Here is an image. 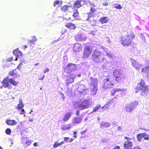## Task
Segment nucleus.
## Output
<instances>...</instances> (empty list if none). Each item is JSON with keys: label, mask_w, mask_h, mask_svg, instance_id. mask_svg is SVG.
Instances as JSON below:
<instances>
[{"label": "nucleus", "mask_w": 149, "mask_h": 149, "mask_svg": "<svg viewBox=\"0 0 149 149\" xmlns=\"http://www.w3.org/2000/svg\"><path fill=\"white\" fill-rule=\"evenodd\" d=\"M103 53V54L98 50H95L93 52L91 59L95 63H100L104 61V64L103 65L102 67L105 68V67L109 63V62L106 59H105L104 56H107L110 58L111 57V56L110 51L107 49L104 50Z\"/></svg>", "instance_id": "nucleus-1"}, {"label": "nucleus", "mask_w": 149, "mask_h": 149, "mask_svg": "<svg viewBox=\"0 0 149 149\" xmlns=\"http://www.w3.org/2000/svg\"><path fill=\"white\" fill-rule=\"evenodd\" d=\"M144 81L141 79L140 83L138 84L135 88V93H137L141 90V95L146 96L149 93V86L147 85L145 86Z\"/></svg>", "instance_id": "nucleus-2"}, {"label": "nucleus", "mask_w": 149, "mask_h": 149, "mask_svg": "<svg viewBox=\"0 0 149 149\" xmlns=\"http://www.w3.org/2000/svg\"><path fill=\"white\" fill-rule=\"evenodd\" d=\"M2 83L3 88H7L8 89H10L13 88L11 84L16 86L18 84V82L16 81L12 78H9L8 77H7L3 80Z\"/></svg>", "instance_id": "nucleus-3"}, {"label": "nucleus", "mask_w": 149, "mask_h": 149, "mask_svg": "<svg viewBox=\"0 0 149 149\" xmlns=\"http://www.w3.org/2000/svg\"><path fill=\"white\" fill-rule=\"evenodd\" d=\"M75 94L77 93L78 95H85L87 94V90L84 84H81L80 83H78L75 85Z\"/></svg>", "instance_id": "nucleus-4"}, {"label": "nucleus", "mask_w": 149, "mask_h": 149, "mask_svg": "<svg viewBox=\"0 0 149 149\" xmlns=\"http://www.w3.org/2000/svg\"><path fill=\"white\" fill-rule=\"evenodd\" d=\"M134 35L132 33H131V36H125L122 38L121 40V44L124 46H129L131 44L132 39L134 38Z\"/></svg>", "instance_id": "nucleus-5"}, {"label": "nucleus", "mask_w": 149, "mask_h": 149, "mask_svg": "<svg viewBox=\"0 0 149 149\" xmlns=\"http://www.w3.org/2000/svg\"><path fill=\"white\" fill-rule=\"evenodd\" d=\"M138 104V102L136 101L131 103L127 104L125 107L126 111L129 113L132 112L136 107Z\"/></svg>", "instance_id": "nucleus-6"}, {"label": "nucleus", "mask_w": 149, "mask_h": 149, "mask_svg": "<svg viewBox=\"0 0 149 149\" xmlns=\"http://www.w3.org/2000/svg\"><path fill=\"white\" fill-rule=\"evenodd\" d=\"M113 82L112 81L111 79L106 78L103 80V88L104 89L106 90L108 88L113 87Z\"/></svg>", "instance_id": "nucleus-7"}, {"label": "nucleus", "mask_w": 149, "mask_h": 149, "mask_svg": "<svg viewBox=\"0 0 149 149\" xmlns=\"http://www.w3.org/2000/svg\"><path fill=\"white\" fill-rule=\"evenodd\" d=\"M123 71L120 69L116 70L113 72L114 75L116 77V80L118 82H120L121 79L123 78Z\"/></svg>", "instance_id": "nucleus-8"}, {"label": "nucleus", "mask_w": 149, "mask_h": 149, "mask_svg": "<svg viewBox=\"0 0 149 149\" xmlns=\"http://www.w3.org/2000/svg\"><path fill=\"white\" fill-rule=\"evenodd\" d=\"M90 103L89 100H85L79 102L78 105V107L79 109L82 110L88 108Z\"/></svg>", "instance_id": "nucleus-9"}, {"label": "nucleus", "mask_w": 149, "mask_h": 149, "mask_svg": "<svg viewBox=\"0 0 149 149\" xmlns=\"http://www.w3.org/2000/svg\"><path fill=\"white\" fill-rule=\"evenodd\" d=\"M77 69L76 65L72 63L68 64L65 68V70L67 73L71 72Z\"/></svg>", "instance_id": "nucleus-10"}, {"label": "nucleus", "mask_w": 149, "mask_h": 149, "mask_svg": "<svg viewBox=\"0 0 149 149\" xmlns=\"http://www.w3.org/2000/svg\"><path fill=\"white\" fill-rule=\"evenodd\" d=\"M136 137L137 140L139 142L142 141V139L143 138H144L145 140H148L149 139V135L146 133L139 134L137 135Z\"/></svg>", "instance_id": "nucleus-11"}, {"label": "nucleus", "mask_w": 149, "mask_h": 149, "mask_svg": "<svg viewBox=\"0 0 149 149\" xmlns=\"http://www.w3.org/2000/svg\"><path fill=\"white\" fill-rule=\"evenodd\" d=\"M75 77V75L73 74H70L69 76L66 77V84L68 86L69 84L73 83L74 81V79Z\"/></svg>", "instance_id": "nucleus-12"}, {"label": "nucleus", "mask_w": 149, "mask_h": 149, "mask_svg": "<svg viewBox=\"0 0 149 149\" xmlns=\"http://www.w3.org/2000/svg\"><path fill=\"white\" fill-rule=\"evenodd\" d=\"M92 50L89 47H85L83 57L85 59L87 58L91 54Z\"/></svg>", "instance_id": "nucleus-13"}, {"label": "nucleus", "mask_w": 149, "mask_h": 149, "mask_svg": "<svg viewBox=\"0 0 149 149\" xmlns=\"http://www.w3.org/2000/svg\"><path fill=\"white\" fill-rule=\"evenodd\" d=\"M131 61L132 66L136 70H139L140 69L142 66L141 64L139 63L134 59H131Z\"/></svg>", "instance_id": "nucleus-14"}, {"label": "nucleus", "mask_w": 149, "mask_h": 149, "mask_svg": "<svg viewBox=\"0 0 149 149\" xmlns=\"http://www.w3.org/2000/svg\"><path fill=\"white\" fill-rule=\"evenodd\" d=\"M89 82L93 87L97 88L98 84V80L97 79L91 77L89 78Z\"/></svg>", "instance_id": "nucleus-15"}, {"label": "nucleus", "mask_w": 149, "mask_h": 149, "mask_svg": "<svg viewBox=\"0 0 149 149\" xmlns=\"http://www.w3.org/2000/svg\"><path fill=\"white\" fill-rule=\"evenodd\" d=\"M86 38V37L83 34H78L75 37V39L77 41L85 40Z\"/></svg>", "instance_id": "nucleus-16"}, {"label": "nucleus", "mask_w": 149, "mask_h": 149, "mask_svg": "<svg viewBox=\"0 0 149 149\" xmlns=\"http://www.w3.org/2000/svg\"><path fill=\"white\" fill-rule=\"evenodd\" d=\"M82 48L81 45L79 43H76L74 44L73 47L74 51L78 52L81 50Z\"/></svg>", "instance_id": "nucleus-17"}, {"label": "nucleus", "mask_w": 149, "mask_h": 149, "mask_svg": "<svg viewBox=\"0 0 149 149\" xmlns=\"http://www.w3.org/2000/svg\"><path fill=\"white\" fill-rule=\"evenodd\" d=\"M13 54L16 56V59H17L21 57L22 55V53L18 49L14 50L13 52Z\"/></svg>", "instance_id": "nucleus-18"}, {"label": "nucleus", "mask_w": 149, "mask_h": 149, "mask_svg": "<svg viewBox=\"0 0 149 149\" xmlns=\"http://www.w3.org/2000/svg\"><path fill=\"white\" fill-rule=\"evenodd\" d=\"M82 119V118L81 116H80L79 117H74L72 120V122L74 124H79L81 122Z\"/></svg>", "instance_id": "nucleus-19"}, {"label": "nucleus", "mask_w": 149, "mask_h": 149, "mask_svg": "<svg viewBox=\"0 0 149 149\" xmlns=\"http://www.w3.org/2000/svg\"><path fill=\"white\" fill-rule=\"evenodd\" d=\"M16 69L12 71H10L9 72V74L14 79L17 78L19 76L18 73L15 72Z\"/></svg>", "instance_id": "nucleus-20"}, {"label": "nucleus", "mask_w": 149, "mask_h": 149, "mask_svg": "<svg viewBox=\"0 0 149 149\" xmlns=\"http://www.w3.org/2000/svg\"><path fill=\"white\" fill-rule=\"evenodd\" d=\"M132 145V143L131 141H127L124 143V147L125 149H129L131 148Z\"/></svg>", "instance_id": "nucleus-21"}, {"label": "nucleus", "mask_w": 149, "mask_h": 149, "mask_svg": "<svg viewBox=\"0 0 149 149\" xmlns=\"http://www.w3.org/2000/svg\"><path fill=\"white\" fill-rule=\"evenodd\" d=\"M109 20V19L108 17H102L100 19L99 21L102 24H103L107 23L108 22Z\"/></svg>", "instance_id": "nucleus-22"}, {"label": "nucleus", "mask_w": 149, "mask_h": 149, "mask_svg": "<svg viewBox=\"0 0 149 149\" xmlns=\"http://www.w3.org/2000/svg\"><path fill=\"white\" fill-rule=\"evenodd\" d=\"M141 72L147 74V77H148V75L149 74V66H146L144 68H142L141 70Z\"/></svg>", "instance_id": "nucleus-23"}, {"label": "nucleus", "mask_w": 149, "mask_h": 149, "mask_svg": "<svg viewBox=\"0 0 149 149\" xmlns=\"http://www.w3.org/2000/svg\"><path fill=\"white\" fill-rule=\"evenodd\" d=\"M6 123L8 125H15L17 124V122L14 120H8L6 121Z\"/></svg>", "instance_id": "nucleus-24"}, {"label": "nucleus", "mask_w": 149, "mask_h": 149, "mask_svg": "<svg viewBox=\"0 0 149 149\" xmlns=\"http://www.w3.org/2000/svg\"><path fill=\"white\" fill-rule=\"evenodd\" d=\"M82 4L80 0H77L74 3V8H78L81 6Z\"/></svg>", "instance_id": "nucleus-25"}, {"label": "nucleus", "mask_w": 149, "mask_h": 149, "mask_svg": "<svg viewBox=\"0 0 149 149\" xmlns=\"http://www.w3.org/2000/svg\"><path fill=\"white\" fill-rule=\"evenodd\" d=\"M97 91V89L96 87L91 88L90 91V94L91 95H94L96 94Z\"/></svg>", "instance_id": "nucleus-26"}, {"label": "nucleus", "mask_w": 149, "mask_h": 149, "mask_svg": "<svg viewBox=\"0 0 149 149\" xmlns=\"http://www.w3.org/2000/svg\"><path fill=\"white\" fill-rule=\"evenodd\" d=\"M66 26L67 28L71 29H74L76 28L75 25L71 23H67L66 24Z\"/></svg>", "instance_id": "nucleus-27"}, {"label": "nucleus", "mask_w": 149, "mask_h": 149, "mask_svg": "<svg viewBox=\"0 0 149 149\" xmlns=\"http://www.w3.org/2000/svg\"><path fill=\"white\" fill-rule=\"evenodd\" d=\"M110 125V124L109 123L102 122L100 125V127L101 128H103L104 127H109Z\"/></svg>", "instance_id": "nucleus-28"}, {"label": "nucleus", "mask_w": 149, "mask_h": 149, "mask_svg": "<svg viewBox=\"0 0 149 149\" xmlns=\"http://www.w3.org/2000/svg\"><path fill=\"white\" fill-rule=\"evenodd\" d=\"M71 115V114L69 112L67 113L65 116V118H63L64 121H67Z\"/></svg>", "instance_id": "nucleus-29"}, {"label": "nucleus", "mask_w": 149, "mask_h": 149, "mask_svg": "<svg viewBox=\"0 0 149 149\" xmlns=\"http://www.w3.org/2000/svg\"><path fill=\"white\" fill-rule=\"evenodd\" d=\"M100 105H97L95 107L93 108V110L90 113H92L94 112H95L98 110L101 107Z\"/></svg>", "instance_id": "nucleus-30"}, {"label": "nucleus", "mask_w": 149, "mask_h": 149, "mask_svg": "<svg viewBox=\"0 0 149 149\" xmlns=\"http://www.w3.org/2000/svg\"><path fill=\"white\" fill-rule=\"evenodd\" d=\"M62 3V1L61 0H57L55 1L54 3V6L55 7L57 5H61Z\"/></svg>", "instance_id": "nucleus-31"}, {"label": "nucleus", "mask_w": 149, "mask_h": 149, "mask_svg": "<svg viewBox=\"0 0 149 149\" xmlns=\"http://www.w3.org/2000/svg\"><path fill=\"white\" fill-rule=\"evenodd\" d=\"M71 127V125L68 124L64 126V127H62V130H69Z\"/></svg>", "instance_id": "nucleus-32"}, {"label": "nucleus", "mask_w": 149, "mask_h": 149, "mask_svg": "<svg viewBox=\"0 0 149 149\" xmlns=\"http://www.w3.org/2000/svg\"><path fill=\"white\" fill-rule=\"evenodd\" d=\"M121 89L119 88L113 89L111 91V94L112 95H113L116 92L121 91Z\"/></svg>", "instance_id": "nucleus-33"}, {"label": "nucleus", "mask_w": 149, "mask_h": 149, "mask_svg": "<svg viewBox=\"0 0 149 149\" xmlns=\"http://www.w3.org/2000/svg\"><path fill=\"white\" fill-rule=\"evenodd\" d=\"M113 7L117 9L120 10L122 8V7L120 4H114L113 5Z\"/></svg>", "instance_id": "nucleus-34"}, {"label": "nucleus", "mask_w": 149, "mask_h": 149, "mask_svg": "<svg viewBox=\"0 0 149 149\" xmlns=\"http://www.w3.org/2000/svg\"><path fill=\"white\" fill-rule=\"evenodd\" d=\"M79 15L78 11L77 10H74V14L73 15V16L75 18L77 17Z\"/></svg>", "instance_id": "nucleus-35"}, {"label": "nucleus", "mask_w": 149, "mask_h": 149, "mask_svg": "<svg viewBox=\"0 0 149 149\" xmlns=\"http://www.w3.org/2000/svg\"><path fill=\"white\" fill-rule=\"evenodd\" d=\"M68 6H62L61 8V10L65 12L68 10Z\"/></svg>", "instance_id": "nucleus-36"}, {"label": "nucleus", "mask_w": 149, "mask_h": 149, "mask_svg": "<svg viewBox=\"0 0 149 149\" xmlns=\"http://www.w3.org/2000/svg\"><path fill=\"white\" fill-rule=\"evenodd\" d=\"M11 132V130L10 128H7L5 130L6 133L8 135L10 134Z\"/></svg>", "instance_id": "nucleus-37"}, {"label": "nucleus", "mask_w": 149, "mask_h": 149, "mask_svg": "<svg viewBox=\"0 0 149 149\" xmlns=\"http://www.w3.org/2000/svg\"><path fill=\"white\" fill-rule=\"evenodd\" d=\"M24 106V105L23 104L19 103L17 105V107L18 109H22V108H23Z\"/></svg>", "instance_id": "nucleus-38"}, {"label": "nucleus", "mask_w": 149, "mask_h": 149, "mask_svg": "<svg viewBox=\"0 0 149 149\" xmlns=\"http://www.w3.org/2000/svg\"><path fill=\"white\" fill-rule=\"evenodd\" d=\"M27 45H29L33 47L35 45L34 42H30V41L27 43Z\"/></svg>", "instance_id": "nucleus-39"}, {"label": "nucleus", "mask_w": 149, "mask_h": 149, "mask_svg": "<svg viewBox=\"0 0 149 149\" xmlns=\"http://www.w3.org/2000/svg\"><path fill=\"white\" fill-rule=\"evenodd\" d=\"M58 143V141H56L53 145V147L54 148H56L59 146V145Z\"/></svg>", "instance_id": "nucleus-40"}, {"label": "nucleus", "mask_w": 149, "mask_h": 149, "mask_svg": "<svg viewBox=\"0 0 149 149\" xmlns=\"http://www.w3.org/2000/svg\"><path fill=\"white\" fill-rule=\"evenodd\" d=\"M59 94L61 96V97L63 100H64L65 99V97L63 94L61 92H60Z\"/></svg>", "instance_id": "nucleus-41"}, {"label": "nucleus", "mask_w": 149, "mask_h": 149, "mask_svg": "<svg viewBox=\"0 0 149 149\" xmlns=\"http://www.w3.org/2000/svg\"><path fill=\"white\" fill-rule=\"evenodd\" d=\"M21 109V111L20 112V113L21 114H25L26 113V112L24 111V109H23V108H22V109Z\"/></svg>", "instance_id": "nucleus-42"}, {"label": "nucleus", "mask_w": 149, "mask_h": 149, "mask_svg": "<svg viewBox=\"0 0 149 149\" xmlns=\"http://www.w3.org/2000/svg\"><path fill=\"white\" fill-rule=\"evenodd\" d=\"M45 75H40L39 76V79L40 80H42L43 79Z\"/></svg>", "instance_id": "nucleus-43"}, {"label": "nucleus", "mask_w": 149, "mask_h": 149, "mask_svg": "<svg viewBox=\"0 0 149 149\" xmlns=\"http://www.w3.org/2000/svg\"><path fill=\"white\" fill-rule=\"evenodd\" d=\"M22 142H23V141H24V140L25 139L26 140V139H27V137H26V136L24 135V136H23L22 137Z\"/></svg>", "instance_id": "nucleus-44"}, {"label": "nucleus", "mask_w": 149, "mask_h": 149, "mask_svg": "<svg viewBox=\"0 0 149 149\" xmlns=\"http://www.w3.org/2000/svg\"><path fill=\"white\" fill-rule=\"evenodd\" d=\"M31 142L29 141H26V144L27 146H29L30 145L31 143Z\"/></svg>", "instance_id": "nucleus-45"}, {"label": "nucleus", "mask_w": 149, "mask_h": 149, "mask_svg": "<svg viewBox=\"0 0 149 149\" xmlns=\"http://www.w3.org/2000/svg\"><path fill=\"white\" fill-rule=\"evenodd\" d=\"M95 10V9L93 8H91L90 11L89 12L90 14H93L94 11Z\"/></svg>", "instance_id": "nucleus-46"}, {"label": "nucleus", "mask_w": 149, "mask_h": 149, "mask_svg": "<svg viewBox=\"0 0 149 149\" xmlns=\"http://www.w3.org/2000/svg\"><path fill=\"white\" fill-rule=\"evenodd\" d=\"M70 138L69 137H64V141L68 143L69 142Z\"/></svg>", "instance_id": "nucleus-47"}, {"label": "nucleus", "mask_w": 149, "mask_h": 149, "mask_svg": "<svg viewBox=\"0 0 149 149\" xmlns=\"http://www.w3.org/2000/svg\"><path fill=\"white\" fill-rule=\"evenodd\" d=\"M139 37H140V38H141L142 39H143L145 40V37L143 34H142V33L140 34L139 35Z\"/></svg>", "instance_id": "nucleus-48"}, {"label": "nucleus", "mask_w": 149, "mask_h": 149, "mask_svg": "<svg viewBox=\"0 0 149 149\" xmlns=\"http://www.w3.org/2000/svg\"><path fill=\"white\" fill-rule=\"evenodd\" d=\"M22 63H21L18 65V66L17 69L19 70H20L21 68V66H22Z\"/></svg>", "instance_id": "nucleus-49"}, {"label": "nucleus", "mask_w": 149, "mask_h": 149, "mask_svg": "<svg viewBox=\"0 0 149 149\" xmlns=\"http://www.w3.org/2000/svg\"><path fill=\"white\" fill-rule=\"evenodd\" d=\"M36 40V37L35 36H34L33 38V39L32 40H30V42H34Z\"/></svg>", "instance_id": "nucleus-50"}, {"label": "nucleus", "mask_w": 149, "mask_h": 149, "mask_svg": "<svg viewBox=\"0 0 149 149\" xmlns=\"http://www.w3.org/2000/svg\"><path fill=\"white\" fill-rule=\"evenodd\" d=\"M49 70L48 68H47L46 69H44V72L45 73L46 72H49Z\"/></svg>", "instance_id": "nucleus-51"}, {"label": "nucleus", "mask_w": 149, "mask_h": 149, "mask_svg": "<svg viewBox=\"0 0 149 149\" xmlns=\"http://www.w3.org/2000/svg\"><path fill=\"white\" fill-rule=\"evenodd\" d=\"M63 58L64 60V61L65 62L67 61L68 60V58L67 56H66L63 57Z\"/></svg>", "instance_id": "nucleus-52"}, {"label": "nucleus", "mask_w": 149, "mask_h": 149, "mask_svg": "<svg viewBox=\"0 0 149 149\" xmlns=\"http://www.w3.org/2000/svg\"><path fill=\"white\" fill-rule=\"evenodd\" d=\"M102 4L103 6H107L108 5V2H105L104 3H102Z\"/></svg>", "instance_id": "nucleus-53"}, {"label": "nucleus", "mask_w": 149, "mask_h": 149, "mask_svg": "<svg viewBox=\"0 0 149 149\" xmlns=\"http://www.w3.org/2000/svg\"><path fill=\"white\" fill-rule=\"evenodd\" d=\"M80 1L81 3H86L87 2V1L86 0H81Z\"/></svg>", "instance_id": "nucleus-54"}, {"label": "nucleus", "mask_w": 149, "mask_h": 149, "mask_svg": "<svg viewBox=\"0 0 149 149\" xmlns=\"http://www.w3.org/2000/svg\"><path fill=\"white\" fill-rule=\"evenodd\" d=\"M79 110L77 111L76 112V113L75 114L77 115L78 116H79Z\"/></svg>", "instance_id": "nucleus-55"}, {"label": "nucleus", "mask_w": 149, "mask_h": 149, "mask_svg": "<svg viewBox=\"0 0 149 149\" xmlns=\"http://www.w3.org/2000/svg\"><path fill=\"white\" fill-rule=\"evenodd\" d=\"M19 103L23 104L22 102V100L21 99H19Z\"/></svg>", "instance_id": "nucleus-56"}, {"label": "nucleus", "mask_w": 149, "mask_h": 149, "mask_svg": "<svg viewBox=\"0 0 149 149\" xmlns=\"http://www.w3.org/2000/svg\"><path fill=\"white\" fill-rule=\"evenodd\" d=\"M113 149H120V147L118 146H115Z\"/></svg>", "instance_id": "nucleus-57"}, {"label": "nucleus", "mask_w": 149, "mask_h": 149, "mask_svg": "<svg viewBox=\"0 0 149 149\" xmlns=\"http://www.w3.org/2000/svg\"><path fill=\"white\" fill-rule=\"evenodd\" d=\"M86 20L88 21V22H91L92 21L90 19V18H88Z\"/></svg>", "instance_id": "nucleus-58"}, {"label": "nucleus", "mask_w": 149, "mask_h": 149, "mask_svg": "<svg viewBox=\"0 0 149 149\" xmlns=\"http://www.w3.org/2000/svg\"><path fill=\"white\" fill-rule=\"evenodd\" d=\"M13 60V59L12 58H10L8 59V61L11 62Z\"/></svg>", "instance_id": "nucleus-59"}, {"label": "nucleus", "mask_w": 149, "mask_h": 149, "mask_svg": "<svg viewBox=\"0 0 149 149\" xmlns=\"http://www.w3.org/2000/svg\"><path fill=\"white\" fill-rule=\"evenodd\" d=\"M90 5L91 6L94 7V5L93 3H91V2H89Z\"/></svg>", "instance_id": "nucleus-60"}, {"label": "nucleus", "mask_w": 149, "mask_h": 149, "mask_svg": "<svg viewBox=\"0 0 149 149\" xmlns=\"http://www.w3.org/2000/svg\"><path fill=\"white\" fill-rule=\"evenodd\" d=\"M112 123L113 125H115V126H116V125L117 124V123L115 121H114L112 122Z\"/></svg>", "instance_id": "nucleus-61"}, {"label": "nucleus", "mask_w": 149, "mask_h": 149, "mask_svg": "<svg viewBox=\"0 0 149 149\" xmlns=\"http://www.w3.org/2000/svg\"><path fill=\"white\" fill-rule=\"evenodd\" d=\"M134 149H141V148H140L139 147H138V146H136V147H135L134 148Z\"/></svg>", "instance_id": "nucleus-62"}, {"label": "nucleus", "mask_w": 149, "mask_h": 149, "mask_svg": "<svg viewBox=\"0 0 149 149\" xmlns=\"http://www.w3.org/2000/svg\"><path fill=\"white\" fill-rule=\"evenodd\" d=\"M92 15L93 14H90V13H89V15H88V18H90V17H91Z\"/></svg>", "instance_id": "nucleus-63"}, {"label": "nucleus", "mask_w": 149, "mask_h": 149, "mask_svg": "<svg viewBox=\"0 0 149 149\" xmlns=\"http://www.w3.org/2000/svg\"><path fill=\"white\" fill-rule=\"evenodd\" d=\"M122 128L121 126H119L118 127L117 129L118 131H120V129Z\"/></svg>", "instance_id": "nucleus-64"}]
</instances>
